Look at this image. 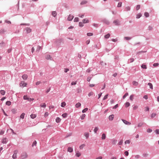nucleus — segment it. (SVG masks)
Returning a JSON list of instances; mask_svg holds the SVG:
<instances>
[{"label":"nucleus","instance_id":"nucleus-20","mask_svg":"<svg viewBox=\"0 0 159 159\" xmlns=\"http://www.w3.org/2000/svg\"><path fill=\"white\" fill-rule=\"evenodd\" d=\"M46 58L47 59H51V57L49 55H48L46 56Z\"/></svg>","mask_w":159,"mask_h":159},{"label":"nucleus","instance_id":"nucleus-22","mask_svg":"<svg viewBox=\"0 0 159 159\" xmlns=\"http://www.w3.org/2000/svg\"><path fill=\"white\" fill-rule=\"evenodd\" d=\"M84 135L86 139H88L89 137V133H85Z\"/></svg>","mask_w":159,"mask_h":159},{"label":"nucleus","instance_id":"nucleus-60","mask_svg":"<svg viewBox=\"0 0 159 159\" xmlns=\"http://www.w3.org/2000/svg\"><path fill=\"white\" fill-rule=\"evenodd\" d=\"M134 59L133 58H130L129 60L130 61V62L131 63V62H133L134 61Z\"/></svg>","mask_w":159,"mask_h":159},{"label":"nucleus","instance_id":"nucleus-52","mask_svg":"<svg viewBox=\"0 0 159 159\" xmlns=\"http://www.w3.org/2000/svg\"><path fill=\"white\" fill-rule=\"evenodd\" d=\"M124 39L126 40H129L131 39V38L129 37H125Z\"/></svg>","mask_w":159,"mask_h":159},{"label":"nucleus","instance_id":"nucleus-16","mask_svg":"<svg viewBox=\"0 0 159 159\" xmlns=\"http://www.w3.org/2000/svg\"><path fill=\"white\" fill-rule=\"evenodd\" d=\"M143 122H139L138 123V127H140L142 126L143 125Z\"/></svg>","mask_w":159,"mask_h":159},{"label":"nucleus","instance_id":"nucleus-19","mask_svg":"<svg viewBox=\"0 0 159 159\" xmlns=\"http://www.w3.org/2000/svg\"><path fill=\"white\" fill-rule=\"evenodd\" d=\"M106 136L105 134H103L102 135V139H106Z\"/></svg>","mask_w":159,"mask_h":159},{"label":"nucleus","instance_id":"nucleus-51","mask_svg":"<svg viewBox=\"0 0 159 159\" xmlns=\"http://www.w3.org/2000/svg\"><path fill=\"white\" fill-rule=\"evenodd\" d=\"M130 141L129 140H126L125 142V144H129L130 143Z\"/></svg>","mask_w":159,"mask_h":159},{"label":"nucleus","instance_id":"nucleus-29","mask_svg":"<svg viewBox=\"0 0 159 159\" xmlns=\"http://www.w3.org/2000/svg\"><path fill=\"white\" fill-rule=\"evenodd\" d=\"M134 95L132 94L130 96V99L131 101H133L134 99Z\"/></svg>","mask_w":159,"mask_h":159},{"label":"nucleus","instance_id":"nucleus-39","mask_svg":"<svg viewBox=\"0 0 159 159\" xmlns=\"http://www.w3.org/2000/svg\"><path fill=\"white\" fill-rule=\"evenodd\" d=\"M37 142L36 141H34L33 143L32 146L33 147L34 146H36V145Z\"/></svg>","mask_w":159,"mask_h":159},{"label":"nucleus","instance_id":"nucleus-47","mask_svg":"<svg viewBox=\"0 0 159 159\" xmlns=\"http://www.w3.org/2000/svg\"><path fill=\"white\" fill-rule=\"evenodd\" d=\"M67 116V114L66 113H64L62 115V116L64 118H66Z\"/></svg>","mask_w":159,"mask_h":159},{"label":"nucleus","instance_id":"nucleus-34","mask_svg":"<svg viewBox=\"0 0 159 159\" xmlns=\"http://www.w3.org/2000/svg\"><path fill=\"white\" fill-rule=\"evenodd\" d=\"M141 67L143 69H146L147 68V66L144 64H142L141 66Z\"/></svg>","mask_w":159,"mask_h":159},{"label":"nucleus","instance_id":"nucleus-36","mask_svg":"<svg viewBox=\"0 0 159 159\" xmlns=\"http://www.w3.org/2000/svg\"><path fill=\"white\" fill-rule=\"evenodd\" d=\"M148 85L149 86L150 89H153V86L152 84L151 83H149L148 84Z\"/></svg>","mask_w":159,"mask_h":159},{"label":"nucleus","instance_id":"nucleus-4","mask_svg":"<svg viewBox=\"0 0 159 159\" xmlns=\"http://www.w3.org/2000/svg\"><path fill=\"white\" fill-rule=\"evenodd\" d=\"M18 152L17 150H16L14 152V153L12 156V158L13 159H15L16 158V154Z\"/></svg>","mask_w":159,"mask_h":159},{"label":"nucleus","instance_id":"nucleus-18","mask_svg":"<svg viewBox=\"0 0 159 159\" xmlns=\"http://www.w3.org/2000/svg\"><path fill=\"white\" fill-rule=\"evenodd\" d=\"M125 107H127L130 106V103L129 102H127L125 104Z\"/></svg>","mask_w":159,"mask_h":159},{"label":"nucleus","instance_id":"nucleus-45","mask_svg":"<svg viewBox=\"0 0 159 159\" xmlns=\"http://www.w3.org/2000/svg\"><path fill=\"white\" fill-rule=\"evenodd\" d=\"M4 133V131L1 130H0V135H3Z\"/></svg>","mask_w":159,"mask_h":159},{"label":"nucleus","instance_id":"nucleus-53","mask_svg":"<svg viewBox=\"0 0 159 159\" xmlns=\"http://www.w3.org/2000/svg\"><path fill=\"white\" fill-rule=\"evenodd\" d=\"M140 5H137L136 7V10H139L140 9Z\"/></svg>","mask_w":159,"mask_h":159},{"label":"nucleus","instance_id":"nucleus-8","mask_svg":"<svg viewBox=\"0 0 159 159\" xmlns=\"http://www.w3.org/2000/svg\"><path fill=\"white\" fill-rule=\"evenodd\" d=\"M114 118V115H111L109 116V119L110 120H113Z\"/></svg>","mask_w":159,"mask_h":159},{"label":"nucleus","instance_id":"nucleus-26","mask_svg":"<svg viewBox=\"0 0 159 159\" xmlns=\"http://www.w3.org/2000/svg\"><path fill=\"white\" fill-rule=\"evenodd\" d=\"M6 104L8 106H10L11 104V102L10 101H7L6 102Z\"/></svg>","mask_w":159,"mask_h":159},{"label":"nucleus","instance_id":"nucleus-54","mask_svg":"<svg viewBox=\"0 0 159 159\" xmlns=\"http://www.w3.org/2000/svg\"><path fill=\"white\" fill-rule=\"evenodd\" d=\"M41 47H40L39 46H38L37 47V49L36 50V51L39 52V50H40V49H41Z\"/></svg>","mask_w":159,"mask_h":159},{"label":"nucleus","instance_id":"nucleus-21","mask_svg":"<svg viewBox=\"0 0 159 159\" xmlns=\"http://www.w3.org/2000/svg\"><path fill=\"white\" fill-rule=\"evenodd\" d=\"M66 105V103L65 102H63L61 103V106L62 107H64Z\"/></svg>","mask_w":159,"mask_h":159},{"label":"nucleus","instance_id":"nucleus-6","mask_svg":"<svg viewBox=\"0 0 159 159\" xmlns=\"http://www.w3.org/2000/svg\"><path fill=\"white\" fill-rule=\"evenodd\" d=\"M74 16L70 15L67 18V20L69 21L71 20L73 18Z\"/></svg>","mask_w":159,"mask_h":159},{"label":"nucleus","instance_id":"nucleus-49","mask_svg":"<svg viewBox=\"0 0 159 159\" xmlns=\"http://www.w3.org/2000/svg\"><path fill=\"white\" fill-rule=\"evenodd\" d=\"M88 108H86L82 110V112L83 113L87 111H88Z\"/></svg>","mask_w":159,"mask_h":159},{"label":"nucleus","instance_id":"nucleus-44","mask_svg":"<svg viewBox=\"0 0 159 159\" xmlns=\"http://www.w3.org/2000/svg\"><path fill=\"white\" fill-rule=\"evenodd\" d=\"M5 43L3 41L1 43H0V46H3L5 45Z\"/></svg>","mask_w":159,"mask_h":159},{"label":"nucleus","instance_id":"nucleus-25","mask_svg":"<svg viewBox=\"0 0 159 159\" xmlns=\"http://www.w3.org/2000/svg\"><path fill=\"white\" fill-rule=\"evenodd\" d=\"M1 94L2 95H4L5 93V92L4 90H2L0 91Z\"/></svg>","mask_w":159,"mask_h":159},{"label":"nucleus","instance_id":"nucleus-10","mask_svg":"<svg viewBox=\"0 0 159 159\" xmlns=\"http://www.w3.org/2000/svg\"><path fill=\"white\" fill-rule=\"evenodd\" d=\"M133 84L135 86H137L139 84V83L138 82L136 81H133L132 82Z\"/></svg>","mask_w":159,"mask_h":159},{"label":"nucleus","instance_id":"nucleus-31","mask_svg":"<svg viewBox=\"0 0 159 159\" xmlns=\"http://www.w3.org/2000/svg\"><path fill=\"white\" fill-rule=\"evenodd\" d=\"M81 153L79 152H77L76 153V156L77 157H79L81 155Z\"/></svg>","mask_w":159,"mask_h":159},{"label":"nucleus","instance_id":"nucleus-48","mask_svg":"<svg viewBox=\"0 0 159 159\" xmlns=\"http://www.w3.org/2000/svg\"><path fill=\"white\" fill-rule=\"evenodd\" d=\"M128 95V93H126L123 96V98L124 99H125L126 97H127Z\"/></svg>","mask_w":159,"mask_h":159},{"label":"nucleus","instance_id":"nucleus-61","mask_svg":"<svg viewBox=\"0 0 159 159\" xmlns=\"http://www.w3.org/2000/svg\"><path fill=\"white\" fill-rule=\"evenodd\" d=\"M138 108V106H134L133 107V109L135 110Z\"/></svg>","mask_w":159,"mask_h":159},{"label":"nucleus","instance_id":"nucleus-14","mask_svg":"<svg viewBox=\"0 0 159 159\" xmlns=\"http://www.w3.org/2000/svg\"><path fill=\"white\" fill-rule=\"evenodd\" d=\"M81 105V104L80 102H78L75 104V107L76 108H78L80 107Z\"/></svg>","mask_w":159,"mask_h":159},{"label":"nucleus","instance_id":"nucleus-63","mask_svg":"<svg viewBox=\"0 0 159 159\" xmlns=\"http://www.w3.org/2000/svg\"><path fill=\"white\" fill-rule=\"evenodd\" d=\"M76 84V81H75V82H72L71 83V85H75Z\"/></svg>","mask_w":159,"mask_h":159},{"label":"nucleus","instance_id":"nucleus-5","mask_svg":"<svg viewBox=\"0 0 159 159\" xmlns=\"http://www.w3.org/2000/svg\"><path fill=\"white\" fill-rule=\"evenodd\" d=\"M122 120L123 121V123L126 125H131V123L130 122L127 121L125 120L124 119H122Z\"/></svg>","mask_w":159,"mask_h":159},{"label":"nucleus","instance_id":"nucleus-55","mask_svg":"<svg viewBox=\"0 0 159 159\" xmlns=\"http://www.w3.org/2000/svg\"><path fill=\"white\" fill-rule=\"evenodd\" d=\"M87 35L89 36H92L93 35V34L91 33H89L87 34Z\"/></svg>","mask_w":159,"mask_h":159},{"label":"nucleus","instance_id":"nucleus-9","mask_svg":"<svg viewBox=\"0 0 159 159\" xmlns=\"http://www.w3.org/2000/svg\"><path fill=\"white\" fill-rule=\"evenodd\" d=\"M113 22L116 25H119L120 24L119 21L117 20H114Z\"/></svg>","mask_w":159,"mask_h":159},{"label":"nucleus","instance_id":"nucleus-46","mask_svg":"<svg viewBox=\"0 0 159 159\" xmlns=\"http://www.w3.org/2000/svg\"><path fill=\"white\" fill-rule=\"evenodd\" d=\"M79 20V19L78 17H75L74 19V21L75 22H78Z\"/></svg>","mask_w":159,"mask_h":159},{"label":"nucleus","instance_id":"nucleus-23","mask_svg":"<svg viewBox=\"0 0 159 159\" xmlns=\"http://www.w3.org/2000/svg\"><path fill=\"white\" fill-rule=\"evenodd\" d=\"M25 115V113H22L20 116V118L22 119H23L24 118Z\"/></svg>","mask_w":159,"mask_h":159},{"label":"nucleus","instance_id":"nucleus-15","mask_svg":"<svg viewBox=\"0 0 159 159\" xmlns=\"http://www.w3.org/2000/svg\"><path fill=\"white\" fill-rule=\"evenodd\" d=\"M17 110L15 108H13L11 110V112L13 114H15Z\"/></svg>","mask_w":159,"mask_h":159},{"label":"nucleus","instance_id":"nucleus-37","mask_svg":"<svg viewBox=\"0 0 159 159\" xmlns=\"http://www.w3.org/2000/svg\"><path fill=\"white\" fill-rule=\"evenodd\" d=\"M98 127H95L93 130L95 133H96L97 131L98 130Z\"/></svg>","mask_w":159,"mask_h":159},{"label":"nucleus","instance_id":"nucleus-58","mask_svg":"<svg viewBox=\"0 0 159 159\" xmlns=\"http://www.w3.org/2000/svg\"><path fill=\"white\" fill-rule=\"evenodd\" d=\"M91 78H92L90 77H88L87 78V81H88L89 82L91 80Z\"/></svg>","mask_w":159,"mask_h":159},{"label":"nucleus","instance_id":"nucleus-42","mask_svg":"<svg viewBox=\"0 0 159 159\" xmlns=\"http://www.w3.org/2000/svg\"><path fill=\"white\" fill-rule=\"evenodd\" d=\"M156 116V114L155 113H153L151 114V117L152 118Z\"/></svg>","mask_w":159,"mask_h":159},{"label":"nucleus","instance_id":"nucleus-13","mask_svg":"<svg viewBox=\"0 0 159 159\" xmlns=\"http://www.w3.org/2000/svg\"><path fill=\"white\" fill-rule=\"evenodd\" d=\"M83 22L84 23H88L89 22V20L87 19H84L83 20Z\"/></svg>","mask_w":159,"mask_h":159},{"label":"nucleus","instance_id":"nucleus-30","mask_svg":"<svg viewBox=\"0 0 159 159\" xmlns=\"http://www.w3.org/2000/svg\"><path fill=\"white\" fill-rule=\"evenodd\" d=\"M93 92L92 91H91L90 92L89 94H88V95L89 97H90L91 96H92L93 94Z\"/></svg>","mask_w":159,"mask_h":159},{"label":"nucleus","instance_id":"nucleus-62","mask_svg":"<svg viewBox=\"0 0 159 159\" xmlns=\"http://www.w3.org/2000/svg\"><path fill=\"white\" fill-rule=\"evenodd\" d=\"M147 131L149 133L151 132L152 131V129L149 128L147 129Z\"/></svg>","mask_w":159,"mask_h":159},{"label":"nucleus","instance_id":"nucleus-56","mask_svg":"<svg viewBox=\"0 0 159 159\" xmlns=\"http://www.w3.org/2000/svg\"><path fill=\"white\" fill-rule=\"evenodd\" d=\"M121 5H122V2H120L118 3L117 6L118 7H121Z\"/></svg>","mask_w":159,"mask_h":159},{"label":"nucleus","instance_id":"nucleus-40","mask_svg":"<svg viewBox=\"0 0 159 159\" xmlns=\"http://www.w3.org/2000/svg\"><path fill=\"white\" fill-rule=\"evenodd\" d=\"M110 36V34H108L104 36L105 38L106 39L108 38Z\"/></svg>","mask_w":159,"mask_h":159},{"label":"nucleus","instance_id":"nucleus-12","mask_svg":"<svg viewBox=\"0 0 159 159\" xmlns=\"http://www.w3.org/2000/svg\"><path fill=\"white\" fill-rule=\"evenodd\" d=\"M68 151L70 152H72L73 151V149L70 147H69L68 148Z\"/></svg>","mask_w":159,"mask_h":159},{"label":"nucleus","instance_id":"nucleus-33","mask_svg":"<svg viewBox=\"0 0 159 159\" xmlns=\"http://www.w3.org/2000/svg\"><path fill=\"white\" fill-rule=\"evenodd\" d=\"M23 98L24 100H29V98L28 97L27 95H25L23 97Z\"/></svg>","mask_w":159,"mask_h":159},{"label":"nucleus","instance_id":"nucleus-50","mask_svg":"<svg viewBox=\"0 0 159 159\" xmlns=\"http://www.w3.org/2000/svg\"><path fill=\"white\" fill-rule=\"evenodd\" d=\"M108 94H107L104 97V98L103 99V100H105L107 98L108 96Z\"/></svg>","mask_w":159,"mask_h":159},{"label":"nucleus","instance_id":"nucleus-2","mask_svg":"<svg viewBox=\"0 0 159 159\" xmlns=\"http://www.w3.org/2000/svg\"><path fill=\"white\" fill-rule=\"evenodd\" d=\"M27 156L28 155L26 152H23L22 154L20 157L21 159H24L27 157Z\"/></svg>","mask_w":159,"mask_h":159},{"label":"nucleus","instance_id":"nucleus-7","mask_svg":"<svg viewBox=\"0 0 159 159\" xmlns=\"http://www.w3.org/2000/svg\"><path fill=\"white\" fill-rule=\"evenodd\" d=\"M25 30H26V32L27 33H30L31 31V29L29 28H26Z\"/></svg>","mask_w":159,"mask_h":159},{"label":"nucleus","instance_id":"nucleus-38","mask_svg":"<svg viewBox=\"0 0 159 159\" xmlns=\"http://www.w3.org/2000/svg\"><path fill=\"white\" fill-rule=\"evenodd\" d=\"M87 2L85 0H84L82 1L81 3V4L83 5L86 4L87 3Z\"/></svg>","mask_w":159,"mask_h":159},{"label":"nucleus","instance_id":"nucleus-11","mask_svg":"<svg viewBox=\"0 0 159 159\" xmlns=\"http://www.w3.org/2000/svg\"><path fill=\"white\" fill-rule=\"evenodd\" d=\"M7 139L6 138H3L2 140V143H6L7 142Z\"/></svg>","mask_w":159,"mask_h":159},{"label":"nucleus","instance_id":"nucleus-59","mask_svg":"<svg viewBox=\"0 0 159 159\" xmlns=\"http://www.w3.org/2000/svg\"><path fill=\"white\" fill-rule=\"evenodd\" d=\"M123 141L122 140H121L119 142L118 144L119 145H121L123 143Z\"/></svg>","mask_w":159,"mask_h":159},{"label":"nucleus","instance_id":"nucleus-3","mask_svg":"<svg viewBox=\"0 0 159 159\" xmlns=\"http://www.w3.org/2000/svg\"><path fill=\"white\" fill-rule=\"evenodd\" d=\"M22 77L23 80H26L27 79L28 76L26 74H24L22 75Z\"/></svg>","mask_w":159,"mask_h":159},{"label":"nucleus","instance_id":"nucleus-57","mask_svg":"<svg viewBox=\"0 0 159 159\" xmlns=\"http://www.w3.org/2000/svg\"><path fill=\"white\" fill-rule=\"evenodd\" d=\"M125 9L126 11H129L130 10V7H127L125 8Z\"/></svg>","mask_w":159,"mask_h":159},{"label":"nucleus","instance_id":"nucleus-28","mask_svg":"<svg viewBox=\"0 0 159 159\" xmlns=\"http://www.w3.org/2000/svg\"><path fill=\"white\" fill-rule=\"evenodd\" d=\"M30 116L32 118L34 119L36 117V115L35 114H31Z\"/></svg>","mask_w":159,"mask_h":159},{"label":"nucleus","instance_id":"nucleus-32","mask_svg":"<svg viewBox=\"0 0 159 159\" xmlns=\"http://www.w3.org/2000/svg\"><path fill=\"white\" fill-rule=\"evenodd\" d=\"M52 15L54 17H55L57 15L56 12L55 11H52Z\"/></svg>","mask_w":159,"mask_h":159},{"label":"nucleus","instance_id":"nucleus-1","mask_svg":"<svg viewBox=\"0 0 159 159\" xmlns=\"http://www.w3.org/2000/svg\"><path fill=\"white\" fill-rule=\"evenodd\" d=\"M20 86L23 88L25 87H26L27 85V84L26 83H25L24 81H21L20 83L19 84Z\"/></svg>","mask_w":159,"mask_h":159},{"label":"nucleus","instance_id":"nucleus-41","mask_svg":"<svg viewBox=\"0 0 159 159\" xmlns=\"http://www.w3.org/2000/svg\"><path fill=\"white\" fill-rule=\"evenodd\" d=\"M144 16L146 17H148L149 16V13L147 12H145L144 13Z\"/></svg>","mask_w":159,"mask_h":159},{"label":"nucleus","instance_id":"nucleus-35","mask_svg":"<svg viewBox=\"0 0 159 159\" xmlns=\"http://www.w3.org/2000/svg\"><path fill=\"white\" fill-rule=\"evenodd\" d=\"M85 144H82L80 146V149H82L85 146Z\"/></svg>","mask_w":159,"mask_h":159},{"label":"nucleus","instance_id":"nucleus-27","mask_svg":"<svg viewBox=\"0 0 159 159\" xmlns=\"http://www.w3.org/2000/svg\"><path fill=\"white\" fill-rule=\"evenodd\" d=\"M46 106V105L45 103H43V104L40 105V107H41L45 108Z\"/></svg>","mask_w":159,"mask_h":159},{"label":"nucleus","instance_id":"nucleus-24","mask_svg":"<svg viewBox=\"0 0 159 159\" xmlns=\"http://www.w3.org/2000/svg\"><path fill=\"white\" fill-rule=\"evenodd\" d=\"M141 16H142V14L141 13H139L137 15L136 17L137 18H138V19Z\"/></svg>","mask_w":159,"mask_h":159},{"label":"nucleus","instance_id":"nucleus-43","mask_svg":"<svg viewBox=\"0 0 159 159\" xmlns=\"http://www.w3.org/2000/svg\"><path fill=\"white\" fill-rule=\"evenodd\" d=\"M85 114L82 115L81 116V120H83L85 117Z\"/></svg>","mask_w":159,"mask_h":159},{"label":"nucleus","instance_id":"nucleus-17","mask_svg":"<svg viewBox=\"0 0 159 159\" xmlns=\"http://www.w3.org/2000/svg\"><path fill=\"white\" fill-rule=\"evenodd\" d=\"M61 120V119L59 117H57L56 119V121L57 123H59L60 122Z\"/></svg>","mask_w":159,"mask_h":159},{"label":"nucleus","instance_id":"nucleus-64","mask_svg":"<svg viewBox=\"0 0 159 159\" xmlns=\"http://www.w3.org/2000/svg\"><path fill=\"white\" fill-rule=\"evenodd\" d=\"M79 25L80 27H82L83 26V24L81 22H80L79 23Z\"/></svg>","mask_w":159,"mask_h":159}]
</instances>
